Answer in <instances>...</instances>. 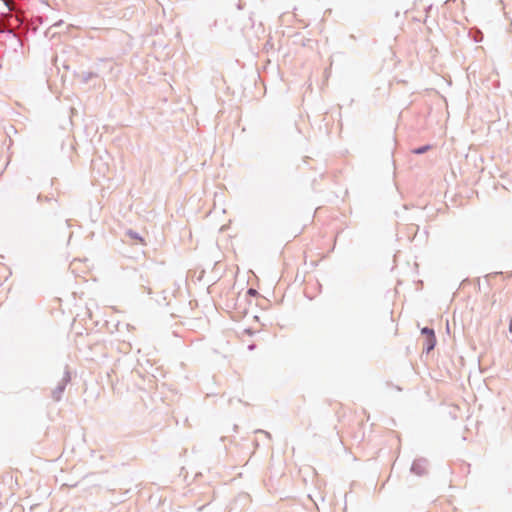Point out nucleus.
Returning <instances> with one entry per match:
<instances>
[{"instance_id": "obj_1", "label": "nucleus", "mask_w": 512, "mask_h": 512, "mask_svg": "<svg viewBox=\"0 0 512 512\" xmlns=\"http://www.w3.org/2000/svg\"><path fill=\"white\" fill-rule=\"evenodd\" d=\"M421 333L425 336L424 345L426 347V351L430 352L436 344V337L434 331L432 329L425 327L421 330Z\"/></svg>"}, {"instance_id": "obj_4", "label": "nucleus", "mask_w": 512, "mask_h": 512, "mask_svg": "<svg viewBox=\"0 0 512 512\" xmlns=\"http://www.w3.org/2000/svg\"><path fill=\"white\" fill-rule=\"evenodd\" d=\"M249 293H250V294H255V293H256V291H255V290H253V289H250V290H249Z\"/></svg>"}, {"instance_id": "obj_3", "label": "nucleus", "mask_w": 512, "mask_h": 512, "mask_svg": "<svg viewBox=\"0 0 512 512\" xmlns=\"http://www.w3.org/2000/svg\"><path fill=\"white\" fill-rule=\"evenodd\" d=\"M12 2V0H7L6 1V5L9 7V10H12V8L10 7V3Z\"/></svg>"}, {"instance_id": "obj_2", "label": "nucleus", "mask_w": 512, "mask_h": 512, "mask_svg": "<svg viewBox=\"0 0 512 512\" xmlns=\"http://www.w3.org/2000/svg\"><path fill=\"white\" fill-rule=\"evenodd\" d=\"M430 148H431V147H430L429 145H426V146L420 147V148H418V149H415V150L413 151V153H415V154H422V153L427 152Z\"/></svg>"}]
</instances>
